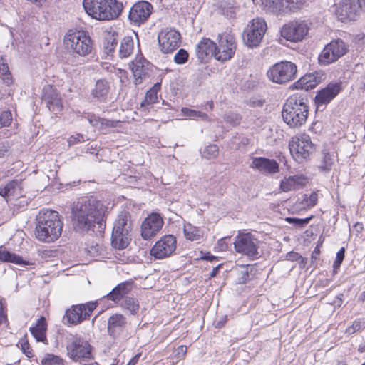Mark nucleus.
<instances>
[{"mask_svg":"<svg viewBox=\"0 0 365 365\" xmlns=\"http://www.w3.org/2000/svg\"><path fill=\"white\" fill-rule=\"evenodd\" d=\"M262 2L267 11L270 13L284 12V0H263Z\"/></svg>","mask_w":365,"mask_h":365,"instance_id":"obj_38","label":"nucleus"},{"mask_svg":"<svg viewBox=\"0 0 365 365\" xmlns=\"http://www.w3.org/2000/svg\"><path fill=\"white\" fill-rule=\"evenodd\" d=\"M181 112L182 113V114H205L202 111H196L185 107L181 108Z\"/></svg>","mask_w":365,"mask_h":365,"instance_id":"obj_61","label":"nucleus"},{"mask_svg":"<svg viewBox=\"0 0 365 365\" xmlns=\"http://www.w3.org/2000/svg\"><path fill=\"white\" fill-rule=\"evenodd\" d=\"M82 309L83 307L81 304L73 306L66 312L64 319L71 324L80 323L83 319H86Z\"/></svg>","mask_w":365,"mask_h":365,"instance_id":"obj_29","label":"nucleus"},{"mask_svg":"<svg viewBox=\"0 0 365 365\" xmlns=\"http://www.w3.org/2000/svg\"><path fill=\"white\" fill-rule=\"evenodd\" d=\"M339 83H329L324 88L319 91L314 98L316 113L322 112L325 106L333 100L341 91Z\"/></svg>","mask_w":365,"mask_h":365,"instance_id":"obj_16","label":"nucleus"},{"mask_svg":"<svg viewBox=\"0 0 365 365\" xmlns=\"http://www.w3.org/2000/svg\"><path fill=\"white\" fill-rule=\"evenodd\" d=\"M306 0H284V12H297L304 6Z\"/></svg>","mask_w":365,"mask_h":365,"instance_id":"obj_41","label":"nucleus"},{"mask_svg":"<svg viewBox=\"0 0 365 365\" xmlns=\"http://www.w3.org/2000/svg\"><path fill=\"white\" fill-rule=\"evenodd\" d=\"M318 201V195L315 192L310 194H301L298 196L295 206L299 210H307L315 206Z\"/></svg>","mask_w":365,"mask_h":365,"instance_id":"obj_26","label":"nucleus"},{"mask_svg":"<svg viewBox=\"0 0 365 365\" xmlns=\"http://www.w3.org/2000/svg\"><path fill=\"white\" fill-rule=\"evenodd\" d=\"M308 106L304 98L298 96H291L285 102L282 114H308Z\"/></svg>","mask_w":365,"mask_h":365,"instance_id":"obj_22","label":"nucleus"},{"mask_svg":"<svg viewBox=\"0 0 365 365\" xmlns=\"http://www.w3.org/2000/svg\"><path fill=\"white\" fill-rule=\"evenodd\" d=\"M125 5L122 1L115 0V19L122 14Z\"/></svg>","mask_w":365,"mask_h":365,"instance_id":"obj_57","label":"nucleus"},{"mask_svg":"<svg viewBox=\"0 0 365 365\" xmlns=\"http://www.w3.org/2000/svg\"><path fill=\"white\" fill-rule=\"evenodd\" d=\"M244 268H245V270L242 271V275L241 278L240 279V283H246L247 280L248 279V277H249L247 268V267H244Z\"/></svg>","mask_w":365,"mask_h":365,"instance_id":"obj_64","label":"nucleus"},{"mask_svg":"<svg viewBox=\"0 0 365 365\" xmlns=\"http://www.w3.org/2000/svg\"><path fill=\"white\" fill-rule=\"evenodd\" d=\"M187 346H180L178 349H177V355L178 356L179 358H181V357H183L186 352H187Z\"/></svg>","mask_w":365,"mask_h":365,"instance_id":"obj_62","label":"nucleus"},{"mask_svg":"<svg viewBox=\"0 0 365 365\" xmlns=\"http://www.w3.org/2000/svg\"><path fill=\"white\" fill-rule=\"evenodd\" d=\"M116 303H119L122 308L128 310L131 314H135L139 309L138 302L134 297H125Z\"/></svg>","mask_w":365,"mask_h":365,"instance_id":"obj_36","label":"nucleus"},{"mask_svg":"<svg viewBox=\"0 0 365 365\" xmlns=\"http://www.w3.org/2000/svg\"><path fill=\"white\" fill-rule=\"evenodd\" d=\"M134 47L133 39L130 36H125L121 41L120 49H119V56L121 58L128 57L133 52Z\"/></svg>","mask_w":365,"mask_h":365,"instance_id":"obj_35","label":"nucleus"},{"mask_svg":"<svg viewBox=\"0 0 365 365\" xmlns=\"http://www.w3.org/2000/svg\"><path fill=\"white\" fill-rule=\"evenodd\" d=\"M91 350L88 342L81 338L73 339L67 345L68 354L74 361L92 358Z\"/></svg>","mask_w":365,"mask_h":365,"instance_id":"obj_17","label":"nucleus"},{"mask_svg":"<svg viewBox=\"0 0 365 365\" xmlns=\"http://www.w3.org/2000/svg\"><path fill=\"white\" fill-rule=\"evenodd\" d=\"M202 156L207 159H215L219 154V148L217 145L209 144L200 150Z\"/></svg>","mask_w":365,"mask_h":365,"instance_id":"obj_42","label":"nucleus"},{"mask_svg":"<svg viewBox=\"0 0 365 365\" xmlns=\"http://www.w3.org/2000/svg\"><path fill=\"white\" fill-rule=\"evenodd\" d=\"M349 46L341 38L332 40L327 44L319 55L318 60L321 65L327 66L336 62L346 54Z\"/></svg>","mask_w":365,"mask_h":365,"instance_id":"obj_8","label":"nucleus"},{"mask_svg":"<svg viewBox=\"0 0 365 365\" xmlns=\"http://www.w3.org/2000/svg\"><path fill=\"white\" fill-rule=\"evenodd\" d=\"M126 324V319L122 314H115V327Z\"/></svg>","mask_w":365,"mask_h":365,"instance_id":"obj_58","label":"nucleus"},{"mask_svg":"<svg viewBox=\"0 0 365 365\" xmlns=\"http://www.w3.org/2000/svg\"><path fill=\"white\" fill-rule=\"evenodd\" d=\"M103 45L106 52L108 54H109L110 53H113L114 51V38L109 40L108 41L105 40Z\"/></svg>","mask_w":365,"mask_h":365,"instance_id":"obj_56","label":"nucleus"},{"mask_svg":"<svg viewBox=\"0 0 365 365\" xmlns=\"http://www.w3.org/2000/svg\"><path fill=\"white\" fill-rule=\"evenodd\" d=\"M188 52L184 48H180L174 56V62L177 64L181 65L185 63L188 61Z\"/></svg>","mask_w":365,"mask_h":365,"instance_id":"obj_46","label":"nucleus"},{"mask_svg":"<svg viewBox=\"0 0 365 365\" xmlns=\"http://www.w3.org/2000/svg\"><path fill=\"white\" fill-rule=\"evenodd\" d=\"M112 5H114V0H83V1L86 12L92 18L101 21L113 19Z\"/></svg>","mask_w":365,"mask_h":365,"instance_id":"obj_7","label":"nucleus"},{"mask_svg":"<svg viewBox=\"0 0 365 365\" xmlns=\"http://www.w3.org/2000/svg\"><path fill=\"white\" fill-rule=\"evenodd\" d=\"M221 13L228 19L234 18L235 16V9L233 6L228 4L220 6Z\"/></svg>","mask_w":365,"mask_h":365,"instance_id":"obj_50","label":"nucleus"},{"mask_svg":"<svg viewBox=\"0 0 365 365\" xmlns=\"http://www.w3.org/2000/svg\"><path fill=\"white\" fill-rule=\"evenodd\" d=\"M217 44L209 38H202L195 46L197 59L203 63L215 56Z\"/></svg>","mask_w":365,"mask_h":365,"instance_id":"obj_21","label":"nucleus"},{"mask_svg":"<svg viewBox=\"0 0 365 365\" xmlns=\"http://www.w3.org/2000/svg\"><path fill=\"white\" fill-rule=\"evenodd\" d=\"M335 14L341 22L356 21L360 16L354 0H341L336 6Z\"/></svg>","mask_w":365,"mask_h":365,"instance_id":"obj_19","label":"nucleus"},{"mask_svg":"<svg viewBox=\"0 0 365 365\" xmlns=\"http://www.w3.org/2000/svg\"><path fill=\"white\" fill-rule=\"evenodd\" d=\"M322 76L323 73L321 71L307 73L294 83L292 87L304 91L313 89L321 81Z\"/></svg>","mask_w":365,"mask_h":365,"instance_id":"obj_23","label":"nucleus"},{"mask_svg":"<svg viewBox=\"0 0 365 365\" xmlns=\"http://www.w3.org/2000/svg\"><path fill=\"white\" fill-rule=\"evenodd\" d=\"M0 76L7 86L12 83V76L9 71L8 63L3 57L0 58Z\"/></svg>","mask_w":365,"mask_h":365,"instance_id":"obj_39","label":"nucleus"},{"mask_svg":"<svg viewBox=\"0 0 365 365\" xmlns=\"http://www.w3.org/2000/svg\"><path fill=\"white\" fill-rule=\"evenodd\" d=\"M359 12L365 13V0H354Z\"/></svg>","mask_w":365,"mask_h":365,"instance_id":"obj_60","label":"nucleus"},{"mask_svg":"<svg viewBox=\"0 0 365 365\" xmlns=\"http://www.w3.org/2000/svg\"><path fill=\"white\" fill-rule=\"evenodd\" d=\"M0 262H11L24 266L30 264L29 262L23 260L19 255L7 251L2 247H0Z\"/></svg>","mask_w":365,"mask_h":365,"instance_id":"obj_31","label":"nucleus"},{"mask_svg":"<svg viewBox=\"0 0 365 365\" xmlns=\"http://www.w3.org/2000/svg\"><path fill=\"white\" fill-rule=\"evenodd\" d=\"M364 323L365 322L363 321V319L355 320L351 326L346 328V333L348 334H353L360 331L364 325Z\"/></svg>","mask_w":365,"mask_h":365,"instance_id":"obj_49","label":"nucleus"},{"mask_svg":"<svg viewBox=\"0 0 365 365\" xmlns=\"http://www.w3.org/2000/svg\"><path fill=\"white\" fill-rule=\"evenodd\" d=\"M297 67L288 61L276 63L267 71V75L271 81L277 84H285L296 77Z\"/></svg>","mask_w":365,"mask_h":365,"instance_id":"obj_6","label":"nucleus"},{"mask_svg":"<svg viewBox=\"0 0 365 365\" xmlns=\"http://www.w3.org/2000/svg\"><path fill=\"white\" fill-rule=\"evenodd\" d=\"M217 42L215 59L220 62L231 59L236 51L235 38L229 34H219Z\"/></svg>","mask_w":365,"mask_h":365,"instance_id":"obj_11","label":"nucleus"},{"mask_svg":"<svg viewBox=\"0 0 365 365\" xmlns=\"http://www.w3.org/2000/svg\"><path fill=\"white\" fill-rule=\"evenodd\" d=\"M107 328L108 334L112 336L114 333V315L109 317Z\"/></svg>","mask_w":365,"mask_h":365,"instance_id":"obj_59","label":"nucleus"},{"mask_svg":"<svg viewBox=\"0 0 365 365\" xmlns=\"http://www.w3.org/2000/svg\"><path fill=\"white\" fill-rule=\"evenodd\" d=\"M160 86L158 83L155 84V86L147 91L145 97V102L148 104H152L155 103L157 99V88H160Z\"/></svg>","mask_w":365,"mask_h":365,"instance_id":"obj_47","label":"nucleus"},{"mask_svg":"<svg viewBox=\"0 0 365 365\" xmlns=\"http://www.w3.org/2000/svg\"><path fill=\"white\" fill-rule=\"evenodd\" d=\"M130 215L123 210L118 215L115 222V250H125L130 245L131 237Z\"/></svg>","mask_w":365,"mask_h":365,"instance_id":"obj_5","label":"nucleus"},{"mask_svg":"<svg viewBox=\"0 0 365 365\" xmlns=\"http://www.w3.org/2000/svg\"><path fill=\"white\" fill-rule=\"evenodd\" d=\"M42 102L46 104L50 112L61 111V99L57 90L51 85H46L43 88Z\"/></svg>","mask_w":365,"mask_h":365,"instance_id":"obj_20","label":"nucleus"},{"mask_svg":"<svg viewBox=\"0 0 365 365\" xmlns=\"http://www.w3.org/2000/svg\"><path fill=\"white\" fill-rule=\"evenodd\" d=\"M309 24L304 20H295L284 24L280 29V35L291 42L302 41L308 34Z\"/></svg>","mask_w":365,"mask_h":365,"instance_id":"obj_10","label":"nucleus"},{"mask_svg":"<svg viewBox=\"0 0 365 365\" xmlns=\"http://www.w3.org/2000/svg\"><path fill=\"white\" fill-rule=\"evenodd\" d=\"M63 226V222L58 212L41 210L36 217L35 237L42 242H53L61 237Z\"/></svg>","mask_w":365,"mask_h":365,"instance_id":"obj_2","label":"nucleus"},{"mask_svg":"<svg viewBox=\"0 0 365 365\" xmlns=\"http://www.w3.org/2000/svg\"><path fill=\"white\" fill-rule=\"evenodd\" d=\"M259 245L260 241L250 232H240L234 241L235 251L252 260L257 259L261 257Z\"/></svg>","mask_w":365,"mask_h":365,"instance_id":"obj_3","label":"nucleus"},{"mask_svg":"<svg viewBox=\"0 0 365 365\" xmlns=\"http://www.w3.org/2000/svg\"><path fill=\"white\" fill-rule=\"evenodd\" d=\"M176 249V240L172 235L163 237L150 250V255L156 259L169 257Z\"/></svg>","mask_w":365,"mask_h":365,"instance_id":"obj_18","label":"nucleus"},{"mask_svg":"<svg viewBox=\"0 0 365 365\" xmlns=\"http://www.w3.org/2000/svg\"><path fill=\"white\" fill-rule=\"evenodd\" d=\"M145 63H147L145 60L143 61H136L135 63H133L131 70L136 85L140 84L143 79L149 77L148 68L145 65Z\"/></svg>","mask_w":365,"mask_h":365,"instance_id":"obj_28","label":"nucleus"},{"mask_svg":"<svg viewBox=\"0 0 365 365\" xmlns=\"http://www.w3.org/2000/svg\"><path fill=\"white\" fill-rule=\"evenodd\" d=\"M308 115H282L283 120L290 128H296L304 123Z\"/></svg>","mask_w":365,"mask_h":365,"instance_id":"obj_40","label":"nucleus"},{"mask_svg":"<svg viewBox=\"0 0 365 365\" xmlns=\"http://www.w3.org/2000/svg\"><path fill=\"white\" fill-rule=\"evenodd\" d=\"M47 325L43 317L39 318L35 327H31L30 331L37 341L44 342L46 340V331Z\"/></svg>","mask_w":365,"mask_h":365,"instance_id":"obj_30","label":"nucleus"},{"mask_svg":"<svg viewBox=\"0 0 365 365\" xmlns=\"http://www.w3.org/2000/svg\"><path fill=\"white\" fill-rule=\"evenodd\" d=\"M102 204L94 198L83 199L72 208L73 224L76 230L88 231L101 220Z\"/></svg>","mask_w":365,"mask_h":365,"instance_id":"obj_1","label":"nucleus"},{"mask_svg":"<svg viewBox=\"0 0 365 365\" xmlns=\"http://www.w3.org/2000/svg\"><path fill=\"white\" fill-rule=\"evenodd\" d=\"M134 282L128 280L118 284L115 286V303L120 302L123 297H126L131 290L134 288Z\"/></svg>","mask_w":365,"mask_h":365,"instance_id":"obj_34","label":"nucleus"},{"mask_svg":"<svg viewBox=\"0 0 365 365\" xmlns=\"http://www.w3.org/2000/svg\"><path fill=\"white\" fill-rule=\"evenodd\" d=\"M21 191V182L14 180L8 182L4 187L0 188V195L9 200L11 197L20 195Z\"/></svg>","mask_w":365,"mask_h":365,"instance_id":"obj_27","label":"nucleus"},{"mask_svg":"<svg viewBox=\"0 0 365 365\" xmlns=\"http://www.w3.org/2000/svg\"><path fill=\"white\" fill-rule=\"evenodd\" d=\"M307 178L303 175H295L284 178L280 182V189L283 192L299 190L304 187Z\"/></svg>","mask_w":365,"mask_h":365,"instance_id":"obj_25","label":"nucleus"},{"mask_svg":"<svg viewBox=\"0 0 365 365\" xmlns=\"http://www.w3.org/2000/svg\"><path fill=\"white\" fill-rule=\"evenodd\" d=\"M65 43L80 56L88 55L92 50L91 39L83 31L69 34L65 39Z\"/></svg>","mask_w":365,"mask_h":365,"instance_id":"obj_12","label":"nucleus"},{"mask_svg":"<svg viewBox=\"0 0 365 365\" xmlns=\"http://www.w3.org/2000/svg\"><path fill=\"white\" fill-rule=\"evenodd\" d=\"M19 344L21 345V349L23 351V353L27 356V357H32L33 356V352L32 349L30 347V345L27 340L21 339L19 341Z\"/></svg>","mask_w":365,"mask_h":365,"instance_id":"obj_51","label":"nucleus"},{"mask_svg":"<svg viewBox=\"0 0 365 365\" xmlns=\"http://www.w3.org/2000/svg\"><path fill=\"white\" fill-rule=\"evenodd\" d=\"M251 166L264 174H275L279 172V163L274 159L255 158Z\"/></svg>","mask_w":365,"mask_h":365,"instance_id":"obj_24","label":"nucleus"},{"mask_svg":"<svg viewBox=\"0 0 365 365\" xmlns=\"http://www.w3.org/2000/svg\"><path fill=\"white\" fill-rule=\"evenodd\" d=\"M312 217H313L312 215H311L309 217L304 218V219L289 217H287L285 219V220L288 223L292 224L297 227L304 228L310 222V220L312 219Z\"/></svg>","mask_w":365,"mask_h":365,"instance_id":"obj_45","label":"nucleus"},{"mask_svg":"<svg viewBox=\"0 0 365 365\" xmlns=\"http://www.w3.org/2000/svg\"><path fill=\"white\" fill-rule=\"evenodd\" d=\"M344 255L345 249L344 247H341L336 253V257L333 264V270L334 273H337L339 269L341 264L344 259Z\"/></svg>","mask_w":365,"mask_h":365,"instance_id":"obj_48","label":"nucleus"},{"mask_svg":"<svg viewBox=\"0 0 365 365\" xmlns=\"http://www.w3.org/2000/svg\"><path fill=\"white\" fill-rule=\"evenodd\" d=\"M180 34L175 29L162 30L158 35L160 51L164 53L173 52L180 46Z\"/></svg>","mask_w":365,"mask_h":365,"instance_id":"obj_15","label":"nucleus"},{"mask_svg":"<svg viewBox=\"0 0 365 365\" xmlns=\"http://www.w3.org/2000/svg\"><path fill=\"white\" fill-rule=\"evenodd\" d=\"M267 24L263 19L257 18L252 21L243 33V41L250 48L259 46L267 31Z\"/></svg>","mask_w":365,"mask_h":365,"instance_id":"obj_9","label":"nucleus"},{"mask_svg":"<svg viewBox=\"0 0 365 365\" xmlns=\"http://www.w3.org/2000/svg\"><path fill=\"white\" fill-rule=\"evenodd\" d=\"M42 365H64L63 361L58 356L46 354L41 361Z\"/></svg>","mask_w":365,"mask_h":365,"instance_id":"obj_44","label":"nucleus"},{"mask_svg":"<svg viewBox=\"0 0 365 365\" xmlns=\"http://www.w3.org/2000/svg\"><path fill=\"white\" fill-rule=\"evenodd\" d=\"M8 153V145L4 143H0V158L4 157Z\"/></svg>","mask_w":365,"mask_h":365,"instance_id":"obj_63","label":"nucleus"},{"mask_svg":"<svg viewBox=\"0 0 365 365\" xmlns=\"http://www.w3.org/2000/svg\"><path fill=\"white\" fill-rule=\"evenodd\" d=\"M86 120L91 124L93 127H98L99 125H102L103 122H101V119L97 115H87Z\"/></svg>","mask_w":365,"mask_h":365,"instance_id":"obj_54","label":"nucleus"},{"mask_svg":"<svg viewBox=\"0 0 365 365\" xmlns=\"http://www.w3.org/2000/svg\"><path fill=\"white\" fill-rule=\"evenodd\" d=\"M109 86L107 81L99 80L96 82L95 88L92 90L91 94L94 98L104 101L108 95Z\"/></svg>","mask_w":365,"mask_h":365,"instance_id":"obj_32","label":"nucleus"},{"mask_svg":"<svg viewBox=\"0 0 365 365\" xmlns=\"http://www.w3.org/2000/svg\"><path fill=\"white\" fill-rule=\"evenodd\" d=\"M11 121V115H0V128L10 125Z\"/></svg>","mask_w":365,"mask_h":365,"instance_id":"obj_55","label":"nucleus"},{"mask_svg":"<svg viewBox=\"0 0 365 365\" xmlns=\"http://www.w3.org/2000/svg\"><path fill=\"white\" fill-rule=\"evenodd\" d=\"M290 153L295 161L302 163L314 151V145L307 134L293 136L289 142Z\"/></svg>","mask_w":365,"mask_h":365,"instance_id":"obj_4","label":"nucleus"},{"mask_svg":"<svg viewBox=\"0 0 365 365\" xmlns=\"http://www.w3.org/2000/svg\"><path fill=\"white\" fill-rule=\"evenodd\" d=\"M334 163L333 155H331L327 150L322 151V158L318 165L319 170L321 172L327 173L331 170Z\"/></svg>","mask_w":365,"mask_h":365,"instance_id":"obj_37","label":"nucleus"},{"mask_svg":"<svg viewBox=\"0 0 365 365\" xmlns=\"http://www.w3.org/2000/svg\"><path fill=\"white\" fill-rule=\"evenodd\" d=\"M164 221L161 215L156 212L148 215L141 223L140 235L143 240H149L162 229Z\"/></svg>","mask_w":365,"mask_h":365,"instance_id":"obj_13","label":"nucleus"},{"mask_svg":"<svg viewBox=\"0 0 365 365\" xmlns=\"http://www.w3.org/2000/svg\"><path fill=\"white\" fill-rule=\"evenodd\" d=\"M184 235L185 237L191 241L199 240L203 237V231L190 223L184 225Z\"/></svg>","mask_w":365,"mask_h":365,"instance_id":"obj_33","label":"nucleus"},{"mask_svg":"<svg viewBox=\"0 0 365 365\" xmlns=\"http://www.w3.org/2000/svg\"><path fill=\"white\" fill-rule=\"evenodd\" d=\"M130 260L129 250H115V263L126 264Z\"/></svg>","mask_w":365,"mask_h":365,"instance_id":"obj_43","label":"nucleus"},{"mask_svg":"<svg viewBox=\"0 0 365 365\" xmlns=\"http://www.w3.org/2000/svg\"><path fill=\"white\" fill-rule=\"evenodd\" d=\"M153 10V5L150 2L140 1L130 8L128 18L131 24L140 26L148 20Z\"/></svg>","mask_w":365,"mask_h":365,"instance_id":"obj_14","label":"nucleus"},{"mask_svg":"<svg viewBox=\"0 0 365 365\" xmlns=\"http://www.w3.org/2000/svg\"><path fill=\"white\" fill-rule=\"evenodd\" d=\"M265 101L262 98H259L257 97H252L250 98L247 101L248 106L256 108V107H262Z\"/></svg>","mask_w":365,"mask_h":365,"instance_id":"obj_53","label":"nucleus"},{"mask_svg":"<svg viewBox=\"0 0 365 365\" xmlns=\"http://www.w3.org/2000/svg\"><path fill=\"white\" fill-rule=\"evenodd\" d=\"M81 306L83 307L82 310L85 318L87 319L91 314V312L96 309V303L91 302L86 304H82Z\"/></svg>","mask_w":365,"mask_h":365,"instance_id":"obj_52","label":"nucleus"}]
</instances>
